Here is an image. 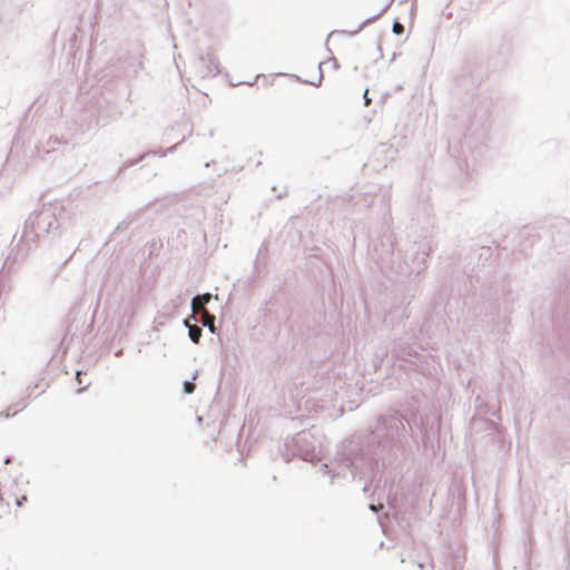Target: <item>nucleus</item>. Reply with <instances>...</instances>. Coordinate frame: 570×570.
Masks as SVG:
<instances>
[{
	"instance_id": "f257e3e1",
	"label": "nucleus",
	"mask_w": 570,
	"mask_h": 570,
	"mask_svg": "<svg viewBox=\"0 0 570 570\" xmlns=\"http://www.w3.org/2000/svg\"><path fill=\"white\" fill-rule=\"evenodd\" d=\"M210 298L212 296L208 293L194 297L191 302L193 313L200 314L206 311L204 306L210 301Z\"/></svg>"
},
{
	"instance_id": "20e7f679",
	"label": "nucleus",
	"mask_w": 570,
	"mask_h": 570,
	"mask_svg": "<svg viewBox=\"0 0 570 570\" xmlns=\"http://www.w3.org/2000/svg\"><path fill=\"white\" fill-rule=\"evenodd\" d=\"M393 32H394L395 35H402V33L404 32V27H403V24H402V23H400V22H394V24H393Z\"/></svg>"
},
{
	"instance_id": "423d86ee",
	"label": "nucleus",
	"mask_w": 570,
	"mask_h": 570,
	"mask_svg": "<svg viewBox=\"0 0 570 570\" xmlns=\"http://www.w3.org/2000/svg\"><path fill=\"white\" fill-rule=\"evenodd\" d=\"M367 95H368V89H366V90L364 91V95H363L365 106H370V104H371V99L368 98V96H367Z\"/></svg>"
},
{
	"instance_id": "39448f33",
	"label": "nucleus",
	"mask_w": 570,
	"mask_h": 570,
	"mask_svg": "<svg viewBox=\"0 0 570 570\" xmlns=\"http://www.w3.org/2000/svg\"><path fill=\"white\" fill-rule=\"evenodd\" d=\"M195 390V385L190 382H186L185 383V391L186 393H193Z\"/></svg>"
},
{
	"instance_id": "f03ea898",
	"label": "nucleus",
	"mask_w": 570,
	"mask_h": 570,
	"mask_svg": "<svg viewBox=\"0 0 570 570\" xmlns=\"http://www.w3.org/2000/svg\"><path fill=\"white\" fill-rule=\"evenodd\" d=\"M200 316H202L203 325L209 327V330L212 332H214L215 331V316L209 314L208 311H204L203 313H200Z\"/></svg>"
},
{
	"instance_id": "0eeeda50",
	"label": "nucleus",
	"mask_w": 570,
	"mask_h": 570,
	"mask_svg": "<svg viewBox=\"0 0 570 570\" xmlns=\"http://www.w3.org/2000/svg\"><path fill=\"white\" fill-rule=\"evenodd\" d=\"M304 82L313 83V81H311V80H308V79H304Z\"/></svg>"
},
{
	"instance_id": "7ed1b4c3",
	"label": "nucleus",
	"mask_w": 570,
	"mask_h": 570,
	"mask_svg": "<svg viewBox=\"0 0 570 570\" xmlns=\"http://www.w3.org/2000/svg\"><path fill=\"white\" fill-rule=\"evenodd\" d=\"M202 336V328L197 325L189 326V337L194 343H198Z\"/></svg>"
}]
</instances>
